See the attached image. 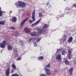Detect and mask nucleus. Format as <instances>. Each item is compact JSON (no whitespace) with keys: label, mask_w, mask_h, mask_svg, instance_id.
I'll use <instances>...</instances> for the list:
<instances>
[{"label":"nucleus","mask_w":76,"mask_h":76,"mask_svg":"<svg viewBox=\"0 0 76 76\" xmlns=\"http://www.w3.org/2000/svg\"><path fill=\"white\" fill-rule=\"evenodd\" d=\"M65 59V58H64V60Z\"/></svg>","instance_id":"obj_46"},{"label":"nucleus","mask_w":76,"mask_h":76,"mask_svg":"<svg viewBox=\"0 0 76 76\" xmlns=\"http://www.w3.org/2000/svg\"><path fill=\"white\" fill-rule=\"evenodd\" d=\"M2 51V50H1V51Z\"/></svg>","instance_id":"obj_48"},{"label":"nucleus","mask_w":76,"mask_h":76,"mask_svg":"<svg viewBox=\"0 0 76 76\" xmlns=\"http://www.w3.org/2000/svg\"><path fill=\"white\" fill-rule=\"evenodd\" d=\"M56 59V60H57L58 61L61 62L62 61L61 58V55L60 54H58L57 56Z\"/></svg>","instance_id":"obj_2"},{"label":"nucleus","mask_w":76,"mask_h":76,"mask_svg":"<svg viewBox=\"0 0 76 76\" xmlns=\"http://www.w3.org/2000/svg\"><path fill=\"white\" fill-rule=\"evenodd\" d=\"M24 31H26L27 33H29L30 32V31L27 28H24Z\"/></svg>","instance_id":"obj_16"},{"label":"nucleus","mask_w":76,"mask_h":76,"mask_svg":"<svg viewBox=\"0 0 76 76\" xmlns=\"http://www.w3.org/2000/svg\"><path fill=\"white\" fill-rule=\"evenodd\" d=\"M41 38H39L37 39V42H39L40 40H41Z\"/></svg>","instance_id":"obj_32"},{"label":"nucleus","mask_w":76,"mask_h":76,"mask_svg":"<svg viewBox=\"0 0 76 76\" xmlns=\"http://www.w3.org/2000/svg\"><path fill=\"white\" fill-rule=\"evenodd\" d=\"M3 43H4L5 45H8V44H9V42L5 41H3Z\"/></svg>","instance_id":"obj_19"},{"label":"nucleus","mask_w":76,"mask_h":76,"mask_svg":"<svg viewBox=\"0 0 76 76\" xmlns=\"http://www.w3.org/2000/svg\"><path fill=\"white\" fill-rule=\"evenodd\" d=\"M63 40L64 41L66 39V35H64L63 37Z\"/></svg>","instance_id":"obj_25"},{"label":"nucleus","mask_w":76,"mask_h":76,"mask_svg":"<svg viewBox=\"0 0 76 76\" xmlns=\"http://www.w3.org/2000/svg\"><path fill=\"white\" fill-rule=\"evenodd\" d=\"M48 4H49L48 3H47V5H48Z\"/></svg>","instance_id":"obj_44"},{"label":"nucleus","mask_w":76,"mask_h":76,"mask_svg":"<svg viewBox=\"0 0 76 76\" xmlns=\"http://www.w3.org/2000/svg\"><path fill=\"white\" fill-rule=\"evenodd\" d=\"M65 63L66 65H69V64H70L69 63V61H67V60H66L65 61Z\"/></svg>","instance_id":"obj_20"},{"label":"nucleus","mask_w":76,"mask_h":76,"mask_svg":"<svg viewBox=\"0 0 76 76\" xmlns=\"http://www.w3.org/2000/svg\"><path fill=\"white\" fill-rule=\"evenodd\" d=\"M15 5L17 6V8H23L26 6V4L25 2L19 1L17 3H15Z\"/></svg>","instance_id":"obj_1"},{"label":"nucleus","mask_w":76,"mask_h":76,"mask_svg":"<svg viewBox=\"0 0 76 76\" xmlns=\"http://www.w3.org/2000/svg\"><path fill=\"white\" fill-rule=\"evenodd\" d=\"M5 45L4 44V43H3V42L2 43H0V47H1V48H4L5 47Z\"/></svg>","instance_id":"obj_12"},{"label":"nucleus","mask_w":76,"mask_h":76,"mask_svg":"<svg viewBox=\"0 0 76 76\" xmlns=\"http://www.w3.org/2000/svg\"><path fill=\"white\" fill-rule=\"evenodd\" d=\"M6 75L7 76H9V74H10V68H8L5 72Z\"/></svg>","instance_id":"obj_4"},{"label":"nucleus","mask_w":76,"mask_h":76,"mask_svg":"<svg viewBox=\"0 0 76 76\" xmlns=\"http://www.w3.org/2000/svg\"><path fill=\"white\" fill-rule=\"evenodd\" d=\"M22 59V58L21 57H18L17 59V61H18L19 60H20Z\"/></svg>","instance_id":"obj_27"},{"label":"nucleus","mask_w":76,"mask_h":76,"mask_svg":"<svg viewBox=\"0 0 76 76\" xmlns=\"http://www.w3.org/2000/svg\"><path fill=\"white\" fill-rule=\"evenodd\" d=\"M9 28L10 29H15V28L13 27H9Z\"/></svg>","instance_id":"obj_30"},{"label":"nucleus","mask_w":76,"mask_h":76,"mask_svg":"<svg viewBox=\"0 0 76 76\" xmlns=\"http://www.w3.org/2000/svg\"><path fill=\"white\" fill-rule=\"evenodd\" d=\"M38 58L39 60H43V59H44V58L43 57V56H40L38 57Z\"/></svg>","instance_id":"obj_26"},{"label":"nucleus","mask_w":76,"mask_h":76,"mask_svg":"<svg viewBox=\"0 0 76 76\" xmlns=\"http://www.w3.org/2000/svg\"><path fill=\"white\" fill-rule=\"evenodd\" d=\"M73 68L72 67L69 69V73H70V75H72V72H73Z\"/></svg>","instance_id":"obj_14"},{"label":"nucleus","mask_w":76,"mask_h":76,"mask_svg":"<svg viewBox=\"0 0 76 76\" xmlns=\"http://www.w3.org/2000/svg\"><path fill=\"white\" fill-rule=\"evenodd\" d=\"M72 40H73V37H70L68 39V43H70L72 42Z\"/></svg>","instance_id":"obj_10"},{"label":"nucleus","mask_w":76,"mask_h":76,"mask_svg":"<svg viewBox=\"0 0 76 76\" xmlns=\"http://www.w3.org/2000/svg\"><path fill=\"white\" fill-rule=\"evenodd\" d=\"M27 15L28 16H30V14H29V13H27Z\"/></svg>","instance_id":"obj_39"},{"label":"nucleus","mask_w":76,"mask_h":76,"mask_svg":"<svg viewBox=\"0 0 76 76\" xmlns=\"http://www.w3.org/2000/svg\"><path fill=\"white\" fill-rule=\"evenodd\" d=\"M61 53H62V55H64V56H65V54H66L67 53V52H66V51H65V50H63L62 51Z\"/></svg>","instance_id":"obj_18"},{"label":"nucleus","mask_w":76,"mask_h":76,"mask_svg":"<svg viewBox=\"0 0 76 76\" xmlns=\"http://www.w3.org/2000/svg\"><path fill=\"white\" fill-rule=\"evenodd\" d=\"M29 18H26L25 19H24L22 22L21 23L20 25L21 26H22V25H24L25 24V23L28 19Z\"/></svg>","instance_id":"obj_5"},{"label":"nucleus","mask_w":76,"mask_h":76,"mask_svg":"<svg viewBox=\"0 0 76 76\" xmlns=\"http://www.w3.org/2000/svg\"><path fill=\"white\" fill-rule=\"evenodd\" d=\"M60 49H58V50H57V52H58V51H60Z\"/></svg>","instance_id":"obj_42"},{"label":"nucleus","mask_w":76,"mask_h":76,"mask_svg":"<svg viewBox=\"0 0 76 76\" xmlns=\"http://www.w3.org/2000/svg\"><path fill=\"white\" fill-rule=\"evenodd\" d=\"M74 63L76 64V59H75L74 61Z\"/></svg>","instance_id":"obj_33"},{"label":"nucleus","mask_w":76,"mask_h":76,"mask_svg":"<svg viewBox=\"0 0 76 76\" xmlns=\"http://www.w3.org/2000/svg\"><path fill=\"white\" fill-rule=\"evenodd\" d=\"M39 15L40 18H41L42 16V14L41 13H40L39 14Z\"/></svg>","instance_id":"obj_28"},{"label":"nucleus","mask_w":76,"mask_h":76,"mask_svg":"<svg viewBox=\"0 0 76 76\" xmlns=\"http://www.w3.org/2000/svg\"><path fill=\"white\" fill-rule=\"evenodd\" d=\"M31 41H32V39H30L28 41V42H31Z\"/></svg>","instance_id":"obj_36"},{"label":"nucleus","mask_w":76,"mask_h":76,"mask_svg":"<svg viewBox=\"0 0 76 76\" xmlns=\"http://www.w3.org/2000/svg\"><path fill=\"white\" fill-rule=\"evenodd\" d=\"M0 10H1V8L0 7Z\"/></svg>","instance_id":"obj_45"},{"label":"nucleus","mask_w":76,"mask_h":76,"mask_svg":"<svg viewBox=\"0 0 76 76\" xmlns=\"http://www.w3.org/2000/svg\"><path fill=\"white\" fill-rule=\"evenodd\" d=\"M13 51L14 53L15 54H17V53H18V51H17V48L15 47L13 49Z\"/></svg>","instance_id":"obj_11"},{"label":"nucleus","mask_w":76,"mask_h":76,"mask_svg":"<svg viewBox=\"0 0 76 76\" xmlns=\"http://www.w3.org/2000/svg\"><path fill=\"white\" fill-rule=\"evenodd\" d=\"M68 58L69 60H70L71 59V54H72V51H71V50L70 49L68 50Z\"/></svg>","instance_id":"obj_6"},{"label":"nucleus","mask_w":76,"mask_h":76,"mask_svg":"<svg viewBox=\"0 0 76 76\" xmlns=\"http://www.w3.org/2000/svg\"><path fill=\"white\" fill-rule=\"evenodd\" d=\"M37 44L35 43L34 44V47H37Z\"/></svg>","instance_id":"obj_37"},{"label":"nucleus","mask_w":76,"mask_h":76,"mask_svg":"<svg viewBox=\"0 0 76 76\" xmlns=\"http://www.w3.org/2000/svg\"><path fill=\"white\" fill-rule=\"evenodd\" d=\"M45 70L47 75H51V73L50 72V69L47 68H45Z\"/></svg>","instance_id":"obj_7"},{"label":"nucleus","mask_w":76,"mask_h":76,"mask_svg":"<svg viewBox=\"0 0 76 76\" xmlns=\"http://www.w3.org/2000/svg\"><path fill=\"white\" fill-rule=\"evenodd\" d=\"M40 20L41 19H40L39 20L37 21L36 23L32 24L31 25V26H35V25H38V24L39 23V22Z\"/></svg>","instance_id":"obj_8"},{"label":"nucleus","mask_w":76,"mask_h":76,"mask_svg":"<svg viewBox=\"0 0 76 76\" xmlns=\"http://www.w3.org/2000/svg\"><path fill=\"white\" fill-rule=\"evenodd\" d=\"M29 23H32L33 21H32V20H31V19H30L29 20Z\"/></svg>","instance_id":"obj_31"},{"label":"nucleus","mask_w":76,"mask_h":76,"mask_svg":"<svg viewBox=\"0 0 76 76\" xmlns=\"http://www.w3.org/2000/svg\"><path fill=\"white\" fill-rule=\"evenodd\" d=\"M35 10H34L32 12V19H33V21H35Z\"/></svg>","instance_id":"obj_3"},{"label":"nucleus","mask_w":76,"mask_h":76,"mask_svg":"<svg viewBox=\"0 0 76 76\" xmlns=\"http://www.w3.org/2000/svg\"><path fill=\"white\" fill-rule=\"evenodd\" d=\"M40 76H46L44 74H42Z\"/></svg>","instance_id":"obj_35"},{"label":"nucleus","mask_w":76,"mask_h":76,"mask_svg":"<svg viewBox=\"0 0 76 76\" xmlns=\"http://www.w3.org/2000/svg\"><path fill=\"white\" fill-rule=\"evenodd\" d=\"M37 30L39 32L40 34H41V33H42V32H45V31H44L42 29H40V28L39 30H38V29H37Z\"/></svg>","instance_id":"obj_17"},{"label":"nucleus","mask_w":76,"mask_h":76,"mask_svg":"<svg viewBox=\"0 0 76 76\" xmlns=\"http://www.w3.org/2000/svg\"><path fill=\"white\" fill-rule=\"evenodd\" d=\"M5 23V22L4 20L0 21V25H4V24Z\"/></svg>","instance_id":"obj_21"},{"label":"nucleus","mask_w":76,"mask_h":76,"mask_svg":"<svg viewBox=\"0 0 76 76\" xmlns=\"http://www.w3.org/2000/svg\"><path fill=\"white\" fill-rule=\"evenodd\" d=\"M73 7H76V4H74L73 5Z\"/></svg>","instance_id":"obj_34"},{"label":"nucleus","mask_w":76,"mask_h":76,"mask_svg":"<svg viewBox=\"0 0 76 76\" xmlns=\"http://www.w3.org/2000/svg\"><path fill=\"white\" fill-rule=\"evenodd\" d=\"M18 35H19V34H16V35H15V36L16 37H18Z\"/></svg>","instance_id":"obj_38"},{"label":"nucleus","mask_w":76,"mask_h":76,"mask_svg":"<svg viewBox=\"0 0 76 76\" xmlns=\"http://www.w3.org/2000/svg\"><path fill=\"white\" fill-rule=\"evenodd\" d=\"M23 15H24V14H23Z\"/></svg>","instance_id":"obj_47"},{"label":"nucleus","mask_w":76,"mask_h":76,"mask_svg":"<svg viewBox=\"0 0 76 76\" xmlns=\"http://www.w3.org/2000/svg\"><path fill=\"white\" fill-rule=\"evenodd\" d=\"M20 42H22L23 44V41H20Z\"/></svg>","instance_id":"obj_40"},{"label":"nucleus","mask_w":76,"mask_h":76,"mask_svg":"<svg viewBox=\"0 0 76 76\" xmlns=\"http://www.w3.org/2000/svg\"><path fill=\"white\" fill-rule=\"evenodd\" d=\"M4 12H3L1 10H0V16H1L3 15V13Z\"/></svg>","instance_id":"obj_23"},{"label":"nucleus","mask_w":76,"mask_h":76,"mask_svg":"<svg viewBox=\"0 0 76 76\" xmlns=\"http://www.w3.org/2000/svg\"><path fill=\"white\" fill-rule=\"evenodd\" d=\"M13 72H14V71H13V69H12L11 70V73H13Z\"/></svg>","instance_id":"obj_41"},{"label":"nucleus","mask_w":76,"mask_h":76,"mask_svg":"<svg viewBox=\"0 0 76 76\" xmlns=\"http://www.w3.org/2000/svg\"><path fill=\"white\" fill-rule=\"evenodd\" d=\"M47 27H48V25H47V24H45L43 27L42 29H44V28H47Z\"/></svg>","instance_id":"obj_24"},{"label":"nucleus","mask_w":76,"mask_h":76,"mask_svg":"<svg viewBox=\"0 0 76 76\" xmlns=\"http://www.w3.org/2000/svg\"><path fill=\"white\" fill-rule=\"evenodd\" d=\"M67 14H68V13H67Z\"/></svg>","instance_id":"obj_49"},{"label":"nucleus","mask_w":76,"mask_h":76,"mask_svg":"<svg viewBox=\"0 0 76 76\" xmlns=\"http://www.w3.org/2000/svg\"><path fill=\"white\" fill-rule=\"evenodd\" d=\"M12 69H13V70H16V66H15V65L13 64L12 65Z\"/></svg>","instance_id":"obj_22"},{"label":"nucleus","mask_w":76,"mask_h":76,"mask_svg":"<svg viewBox=\"0 0 76 76\" xmlns=\"http://www.w3.org/2000/svg\"><path fill=\"white\" fill-rule=\"evenodd\" d=\"M12 12V11H10V13H11Z\"/></svg>","instance_id":"obj_43"},{"label":"nucleus","mask_w":76,"mask_h":76,"mask_svg":"<svg viewBox=\"0 0 76 76\" xmlns=\"http://www.w3.org/2000/svg\"><path fill=\"white\" fill-rule=\"evenodd\" d=\"M17 20V18L15 17H13L12 18V21L15 22Z\"/></svg>","instance_id":"obj_13"},{"label":"nucleus","mask_w":76,"mask_h":76,"mask_svg":"<svg viewBox=\"0 0 76 76\" xmlns=\"http://www.w3.org/2000/svg\"><path fill=\"white\" fill-rule=\"evenodd\" d=\"M46 67H47V68H50V64H49L48 65H47Z\"/></svg>","instance_id":"obj_29"},{"label":"nucleus","mask_w":76,"mask_h":76,"mask_svg":"<svg viewBox=\"0 0 76 76\" xmlns=\"http://www.w3.org/2000/svg\"><path fill=\"white\" fill-rule=\"evenodd\" d=\"M7 48L8 50H12V49L13 48L12 47V45H8V46H7Z\"/></svg>","instance_id":"obj_15"},{"label":"nucleus","mask_w":76,"mask_h":76,"mask_svg":"<svg viewBox=\"0 0 76 76\" xmlns=\"http://www.w3.org/2000/svg\"><path fill=\"white\" fill-rule=\"evenodd\" d=\"M31 36H37V35H38V32H36V33L35 32H33L31 33Z\"/></svg>","instance_id":"obj_9"}]
</instances>
